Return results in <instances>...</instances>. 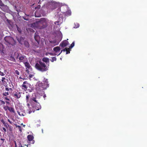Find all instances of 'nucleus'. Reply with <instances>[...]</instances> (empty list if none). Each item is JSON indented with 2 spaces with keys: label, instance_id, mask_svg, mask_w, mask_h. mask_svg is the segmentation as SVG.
Returning a JSON list of instances; mask_svg holds the SVG:
<instances>
[{
  "label": "nucleus",
  "instance_id": "obj_1",
  "mask_svg": "<svg viewBox=\"0 0 147 147\" xmlns=\"http://www.w3.org/2000/svg\"><path fill=\"white\" fill-rule=\"evenodd\" d=\"M49 65L46 64L43 62L39 61L36 63L35 67L38 70L44 72L48 70Z\"/></svg>",
  "mask_w": 147,
  "mask_h": 147
},
{
  "label": "nucleus",
  "instance_id": "obj_2",
  "mask_svg": "<svg viewBox=\"0 0 147 147\" xmlns=\"http://www.w3.org/2000/svg\"><path fill=\"white\" fill-rule=\"evenodd\" d=\"M4 40L6 42V44L7 45H11L13 46L16 44L15 41L11 37L6 36L4 38Z\"/></svg>",
  "mask_w": 147,
  "mask_h": 147
},
{
  "label": "nucleus",
  "instance_id": "obj_3",
  "mask_svg": "<svg viewBox=\"0 0 147 147\" xmlns=\"http://www.w3.org/2000/svg\"><path fill=\"white\" fill-rule=\"evenodd\" d=\"M3 108L6 111L9 110L10 112L11 113H15L14 108L12 107H9L7 105H5L4 106Z\"/></svg>",
  "mask_w": 147,
  "mask_h": 147
},
{
  "label": "nucleus",
  "instance_id": "obj_4",
  "mask_svg": "<svg viewBox=\"0 0 147 147\" xmlns=\"http://www.w3.org/2000/svg\"><path fill=\"white\" fill-rule=\"evenodd\" d=\"M42 83L40 82H37L36 85V90L38 91H42L43 90Z\"/></svg>",
  "mask_w": 147,
  "mask_h": 147
},
{
  "label": "nucleus",
  "instance_id": "obj_5",
  "mask_svg": "<svg viewBox=\"0 0 147 147\" xmlns=\"http://www.w3.org/2000/svg\"><path fill=\"white\" fill-rule=\"evenodd\" d=\"M34 104H35V105H34L33 107L36 110H38L41 109V106L38 102L36 103H35Z\"/></svg>",
  "mask_w": 147,
  "mask_h": 147
},
{
  "label": "nucleus",
  "instance_id": "obj_6",
  "mask_svg": "<svg viewBox=\"0 0 147 147\" xmlns=\"http://www.w3.org/2000/svg\"><path fill=\"white\" fill-rule=\"evenodd\" d=\"M57 5L56 3L51 4L49 5V8L53 10L57 7Z\"/></svg>",
  "mask_w": 147,
  "mask_h": 147
},
{
  "label": "nucleus",
  "instance_id": "obj_7",
  "mask_svg": "<svg viewBox=\"0 0 147 147\" xmlns=\"http://www.w3.org/2000/svg\"><path fill=\"white\" fill-rule=\"evenodd\" d=\"M50 42L49 46L52 47H54L56 45H58V43H56V41H50Z\"/></svg>",
  "mask_w": 147,
  "mask_h": 147
},
{
  "label": "nucleus",
  "instance_id": "obj_8",
  "mask_svg": "<svg viewBox=\"0 0 147 147\" xmlns=\"http://www.w3.org/2000/svg\"><path fill=\"white\" fill-rule=\"evenodd\" d=\"M68 44V42L66 40L64 41L60 45H61L62 47H64L66 46Z\"/></svg>",
  "mask_w": 147,
  "mask_h": 147
},
{
  "label": "nucleus",
  "instance_id": "obj_9",
  "mask_svg": "<svg viewBox=\"0 0 147 147\" xmlns=\"http://www.w3.org/2000/svg\"><path fill=\"white\" fill-rule=\"evenodd\" d=\"M26 73H25V75H27L26 76V77L28 78L29 77L30 78H30H32L33 76V75L32 74H29L28 73V69H26Z\"/></svg>",
  "mask_w": 147,
  "mask_h": 147
},
{
  "label": "nucleus",
  "instance_id": "obj_10",
  "mask_svg": "<svg viewBox=\"0 0 147 147\" xmlns=\"http://www.w3.org/2000/svg\"><path fill=\"white\" fill-rule=\"evenodd\" d=\"M14 97L16 99H18L21 97V94L19 93H15L13 94Z\"/></svg>",
  "mask_w": 147,
  "mask_h": 147
},
{
  "label": "nucleus",
  "instance_id": "obj_11",
  "mask_svg": "<svg viewBox=\"0 0 147 147\" xmlns=\"http://www.w3.org/2000/svg\"><path fill=\"white\" fill-rule=\"evenodd\" d=\"M69 51V48H66L65 49L63 50H62L61 51V53L58 55H59L63 51L64 52L66 51L67 52L66 53V54H67L69 53H70V52L69 51Z\"/></svg>",
  "mask_w": 147,
  "mask_h": 147
},
{
  "label": "nucleus",
  "instance_id": "obj_12",
  "mask_svg": "<svg viewBox=\"0 0 147 147\" xmlns=\"http://www.w3.org/2000/svg\"><path fill=\"white\" fill-rule=\"evenodd\" d=\"M60 49V47L58 46L54 47L53 49V51L56 53L58 52Z\"/></svg>",
  "mask_w": 147,
  "mask_h": 147
},
{
  "label": "nucleus",
  "instance_id": "obj_13",
  "mask_svg": "<svg viewBox=\"0 0 147 147\" xmlns=\"http://www.w3.org/2000/svg\"><path fill=\"white\" fill-rule=\"evenodd\" d=\"M27 138L29 141H31L33 140V137L32 136L30 135L28 136Z\"/></svg>",
  "mask_w": 147,
  "mask_h": 147
},
{
  "label": "nucleus",
  "instance_id": "obj_14",
  "mask_svg": "<svg viewBox=\"0 0 147 147\" xmlns=\"http://www.w3.org/2000/svg\"><path fill=\"white\" fill-rule=\"evenodd\" d=\"M24 63L26 67L27 68L29 69L31 67L30 65L27 62H24Z\"/></svg>",
  "mask_w": 147,
  "mask_h": 147
},
{
  "label": "nucleus",
  "instance_id": "obj_15",
  "mask_svg": "<svg viewBox=\"0 0 147 147\" xmlns=\"http://www.w3.org/2000/svg\"><path fill=\"white\" fill-rule=\"evenodd\" d=\"M35 97H33V98H31L32 99V102H33H33L35 103H36L38 102V100H36V98H35Z\"/></svg>",
  "mask_w": 147,
  "mask_h": 147
},
{
  "label": "nucleus",
  "instance_id": "obj_16",
  "mask_svg": "<svg viewBox=\"0 0 147 147\" xmlns=\"http://www.w3.org/2000/svg\"><path fill=\"white\" fill-rule=\"evenodd\" d=\"M0 6H1V7L3 6V7H5L6 9L7 8V6L6 5H4L1 1H0Z\"/></svg>",
  "mask_w": 147,
  "mask_h": 147
},
{
  "label": "nucleus",
  "instance_id": "obj_17",
  "mask_svg": "<svg viewBox=\"0 0 147 147\" xmlns=\"http://www.w3.org/2000/svg\"><path fill=\"white\" fill-rule=\"evenodd\" d=\"M5 90L6 91L9 92H11L12 91V89L11 88H9L6 86L5 88Z\"/></svg>",
  "mask_w": 147,
  "mask_h": 147
},
{
  "label": "nucleus",
  "instance_id": "obj_18",
  "mask_svg": "<svg viewBox=\"0 0 147 147\" xmlns=\"http://www.w3.org/2000/svg\"><path fill=\"white\" fill-rule=\"evenodd\" d=\"M18 113L19 115L20 116H24L25 115V113L22 112H19V111H18Z\"/></svg>",
  "mask_w": 147,
  "mask_h": 147
},
{
  "label": "nucleus",
  "instance_id": "obj_19",
  "mask_svg": "<svg viewBox=\"0 0 147 147\" xmlns=\"http://www.w3.org/2000/svg\"><path fill=\"white\" fill-rule=\"evenodd\" d=\"M10 93V92H5L3 93V95L5 96H7L8 95H9V94Z\"/></svg>",
  "mask_w": 147,
  "mask_h": 147
},
{
  "label": "nucleus",
  "instance_id": "obj_20",
  "mask_svg": "<svg viewBox=\"0 0 147 147\" xmlns=\"http://www.w3.org/2000/svg\"><path fill=\"white\" fill-rule=\"evenodd\" d=\"M22 86L23 88L22 89H24V90H26L28 88L27 86L26 85L24 84H23Z\"/></svg>",
  "mask_w": 147,
  "mask_h": 147
},
{
  "label": "nucleus",
  "instance_id": "obj_21",
  "mask_svg": "<svg viewBox=\"0 0 147 147\" xmlns=\"http://www.w3.org/2000/svg\"><path fill=\"white\" fill-rule=\"evenodd\" d=\"M42 61L43 62H47L49 61V59L47 58H44L42 59Z\"/></svg>",
  "mask_w": 147,
  "mask_h": 147
},
{
  "label": "nucleus",
  "instance_id": "obj_22",
  "mask_svg": "<svg viewBox=\"0 0 147 147\" xmlns=\"http://www.w3.org/2000/svg\"><path fill=\"white\" fill-rule=\"evenodd\" d=\"M17 58L21 61H22L24 59V57L23 56L18 57Z\"/></svg>",
  "mask_w": 147,
  "mask_h": 147
},
{
  "label": "nucleus",
  "instance_id": "obj_23",
  "mask_svg": "<svg viewBox=\"0 0 147 147\" xmlns=\"http://www.w3.org/2000/svg\"><path fill=\"white\" fill-rule=\"evenodd\" d=\"M6 79L4 77L2 78V79L1 80V81L3 83V84H5L6 83V82L5 81Z\"/></svg>",
  "mask_w": 147,
  "mask_h": 147
},
{
  "label": "nucleus",
  "instance_id": "obj_24",
  "mask_svg": "<svg viewBox=\"0 0 147 147\" xmlns=\"http://www.w3.org/2000/svg\"><path fill=\"white\" fill-rule=\"evenodd\" d=\"M62 22L60 21H56L54 22V24L56 25H59Z\"/></svg>",
  "mask_w": 147,
  "mask_h": 147
},
{
  "label": "nucleus",
  "instance_id": "obj_25",
  "mask_svg": "<svg viewBox=\"0 0 147 147\" xmlns=\"http://www.w3.org/2000/svg\"><path fill=\"white\" fill-rule=\"evenodd\" d=\"M42 21L43 22H45V19L44 18H42L41 20L40 21H39L38 22H36V23L37 24H39L40 23H42Z\"/></svg>",
  "mask_w": 147,
  "mask_h": 147
},
{
  "label": "nucleus",
  "instance_id": "obj_26",
  "mask_svg": "<svg viewBox=\"0 0 147 147\" xmlns=\"http://www.w3.org/2000/svg\"><path fill=\"white\" fill-rule=\"evenodd\" d=\"M57 59L55 57H53L52 58V59L51 60V61L52 62H53L54 61L56 60Z\"/></svg>",
  "mask_w": 147,
  "mask_h": 147
},
{
  "label": "nucleus",
  "instance_id": "obj_27",
  "mask_svg": "<svg viewBox=\"0 0 147 147\" xmlns=\"http://www.w3.org/2000/svg\"><path fill=\"white\" fill-rule=\"evenodd\" d=\"M74 24L75 25V26L74 27V28H78L79 26V24L78 23H75Z\"/></svg>",
  "mask_w": 147,
  "mask_h": 147
},
{
  "label": "nucleus",
  "instance_id": "obj_28",
  "mask_svg": "<svg viewBox=\"0 0 147 147\" xmlns=\"http://www.w3.org/2000/svg\"><path fill=\"white\" fill-rule=\"evenodd\" d=\"M3 6L1 7V8L4 11H6L8 9V7H7V8L6 9L5 7H3Z\"/></svg>",
  "mask_w": 147,
  "mask_h": 147
},
{
  "label": "nucleus",
  "instance_id": "obj_29",
  "mask_svg": "<svg viewBox=\"0 0 147 147\" xmlns=\"http://www.w3.org/2000/svg\"><path fill=\"white\" fill-rule=\"evenodd\" d=\"M74 45V42H73L72 43L71 45L70 46V47L69 48V49L71 48H72V47H73Z\"/></svg>",
  "mask_w": 147,
  "mask_h": 147
},
{
  "label": "nucleus",
  "instance_id": "obj_30",
  "mask_svg": "<svg viewBox=\"0 0 147 147\" xmlns=\"http://www.w3.org/2000/svg\"><path fill=\"white\" fill-rule=\"evenodd\" d=\"M24 45H25L26 46V47H28L29 46V43L27 42H25L24 43Z\"/></svg>",
  "mask_w": 147,
  "mask_h": 147
},
{
  "label": "nucleus",
  "instance_id": "obj_31",
  "mask_svg": "<svg viewBox=\"0 0 147 147\" xmlns=\"http://www.w3.org/2000/svg\"><path fill=\"white\" fill-rule=\"evenodd\" d=\"M39 38H40V37L38 36L35 35L34 36V38H35V39L36 40H37V39Z\"/></svg>",
  "mask_w": 147,
  "mask_h": 147
},
{
  "label": "nucleus",
  "instance_id": "obj_32",
  "mask_svg": "<svg viewBox=\"0 0 147 147\" xmlns=\"http://www.w3.org/2000/svg\"><path fill=\"white\" fill-rule=\"evenodd\" d=\"M24 77H25L24 78H22L21 77H19L20 79H23L24 80L26 79V76H25V73L24 74Z\"/></svg>",
  "mask_w": 147,
  "mask_h": 147
},
{
  "label": "nucleus",
  "instance_id": "obj_33",
  "mask_svg": "<svg viewBox=\"0 0 147 147\" xmlns=\"http://www.w3.org/2000/svg\"><path fill=\"white\" fill-rule=\"evenodd\" d=\"M15 73L16 74H17L18 75H20V72L17 70H16L15 71Z\"/></svg>",
  "mask_w": 147,
  "mask_h": 147
},
{
  "label": "nucleus",
  "instance_id": "obj_34",
  "mask_svg": "<svg viewBox=\"0 0 147 147\" xmlns=\"http://www.w3.org/2000/svg\"><path fill=\"white\" fill-rule=\"evenodd\" d=\"M49 54L51 55H56V53H49Z\"/></svg>",
  "mask_w": 147,
  "mask_h": 147
},
{
  "label": "nucleus",
  "instance_id": "obj_35",
  "mask_svg": "<svg viewBox=\"0 0 147 147\" xmlns=\"http://www.w3.org/2000/svg\"><path fill=\"white\" fill-rule=\"evenodd\" d=\"M5 74L3 72H1V71H0V75L1 76H4Z\"/></svg>",
  "mask_w": 147,
  "mask_h": 147
},
{
  "label": "nucleus",
  "instance_id": "obj_36",
  "mask_svg": "<svg viewBox=\"0 0 147 147\" xmlns=\"http://www.w3.org/2000/svg\"><path fill=\"white\" fill-rule=\"evenodd\" d=\"M17 30L20 33L21 32V30L20 28L18 27H17Z\"/></svg>",
  "mask_w": 147,
  "mask_h": 147
},
{
  "label": "nucleus",
  "instance_id": "obj_37",
  "mask_svg": "<svg viewBox=\"0 0 147 147\" xmlns=\"http://www.w3.org/2000/svg\"><path fill=\"white\" fill-rule=\"evenodd\" d=\"M26 99L27 101L28 100L30 96L28 95H27L26 96Z\"/></svg>",
  "mask_w": 147,
  "mask_h": 147
},
{
  "label": "nucleus",
  "instance_id": "obj_38",
  "mask_svg": "<svg viewBox=\"0 0 147 147\" xmlns=\"http://www.w3.org/2000/svg\"><path fill=\"white\" fill-rule=\"evenodd\" d=\"M2 129H3V130L4 131V132H6V129H5V127H3L2 128Z\"/></svg>",
  "mask_w": 147,
  "mask_h": 147
},
{
  "label": "nucleus",
  "instance_id": "obj_39",
  "mask_svg": "<svg viewBox=\"0 0 147 147\" xmlns=\"http://www.w3.org/2000/svg\"><path fill=\"white\" fill-rule=\"evenodd\" d=\"M23 18L26 20H28V19L26 17H23Z\"/></svg>",
  "mask_w": 147,
  "mask_h": 147
},
{
  "label": "nucleus",
  "instance_id": "obj_40",
  "mask_svg": "<svg viewBox=\"0 0 147 147\" xmlns=\"http://www.w3.org/2000/svg\"><path fill=\"white\" fill-rule=\"evenodd\" d=\"M18 127L19 128V130L20 131H22V130H21V127L20 126H18Z\"/></svg>",
  "mask_w": 147,
  "mask_h": 147
},
{
  "label": "nucleus",
  "instance_id": "obj_41",
  "mask_svg": "<svg viewBox=\"0 0 147 147\" xmlns=\"http://www.w3.org/2000/svg\"><path fill=\"white\" fill-rule=\"evenodd\" d=\"M5 102L8 105L10 104V103L8 101H6Z\"/></svg>",
  "mask_w": 147,
  "mask_h": 147
},
{
  "label": "nucleus",
  "instance_id": "obj_42",
  "mask_svg": "<svg viewBox=\"0 0 147 147\" xmlns=\"http://www.w3.org/2000/svg\"><path fill=\"white\" fill-rule=\"evenodd\" d=\"M6 100H9V99L7 97H5L4 98Z\"/></svg>",
  "mask_w": 147,
  "mask_h": 147
},
{
  "label": "nucleus",
  "instance_id": "obj_43",
  "mask_svg": "<svg viewBox=\"0 0 147 147\" xmlns=\"http://www.w3.org/2000/svg\"><path fill=\"white\" fill-rule=\"evenodd\" d=\"M26 84H28V83L26 81H25L23 83V84H24L25 85Z\"/></svg>",
  "mask_w": 147,
  "mask_h": 147
},
{
  "label": "nucleus",
  "instance_id": "obj_44",
  "mask_svg": "<svg viewBox=\"0 0 147 147\" xmlns=\"http://www.w3.org/2000/svg\"><path fill=\"white\" fill-rule=\"evenodd\" d=\"M17 39L18 40V41H19V43H21V41L19 39H18V38H17Z\"/></svg>",
  "mask_w": 147,
  "mask_h": 147
},
{
  "label": "nucleus",
  "instance_id": "obj_45",
  "mask_svg": "<svg viewBox=\"0 0 147 147\" xmlns=\"http://www.w3.org/2000/svg\"><path fill=\"white\" fill-rule=\"evenodd\" d=\"M8 121H9V122L10 123H11H11L12 122H11V121H10V120H9V119H8Z\"/></svg>",
  "mask_w": 147,
  "mask_h": 147
},
{
  "label": "nucleus",
  "instance_id": "obj_46",
  "mask_svg": "<svg viewBox=\"0 0 147 147\" xmlns=\"http://www.w3.org/2000/svg\"><path fill=\"white\" fill-rule=\"evenodd\" d=\"M14 143H15V147H17V145L16 144V141H14Z\"/></svg>",
  "mask_w": 147,
  "mask_h": 147
},
{
  "label": "nucleus",
  "instance_id": "obj_47",
  "mask_svg": "<svg viewBox=\"0 0 147 147\" xmlns=\"http://www.w3.org/2000/svg\"><path fill=\"white\" fill-rule=\"evenodd\" d=\"M19 146H20L21 147H22V145L20 144H19Z\"/></svg>",
  "mask_w": 147,
  "mask_h": 147
},
{
  "label": "nucleus",
  "instance_id": "obj_48",
  "mask_svg": "<svg viewBox=\"0 0 147 147\" xmlns=\"http://www.w3.org/2000/svg\"><path fill=\"white\" fill-rule=\"evenodd\" d=\"M43 97L45 98V97H46V95H45L44 96H43Z\"/></svg>",
  "mask_w": 147,
  "mask_h": 147
},
{
  "label": "nucleus",
  "instance_id": "obj_49",
  "mask_svg": "<svg viewBox=\"0 0 147 147\" xmlns=\"http://www.w3.org/2000/svg\"><path fill=\"white\" fill-rule=\"evenodd\" d=\"M69 15H70L71 14V12H69Z\"/></svg>",
  "mask_w": 147,
  "mask_h": 147
},
{
  "label": "nucleus",
  "instance_id": "obj_50",
  "mask_svg": "<svg viewBox=\"0 0 147 147\" xmlns=\"http://www.w3.org/2000/svg\"><path fill=\"white\" fill-rule=\"evenodd\" d=\"M3 103L4 104H5V102L4 101H3Z\"/></svg>",
  "mask_w": 147,
  "mask_h": 147
},
{
  "label": "nucleus",
  "instance_id": "obj_51",
  "mask_svg": "<svg viewBox=\"0 0 147 147\" xmlns=\"http://www.w3.org/2000/svg\"><path fill=\"white\" fill-rule=\"evenodd\" d=\"M1 140H4V139H2V138H1Z\"/></svg>",
  "mask_w": 147,
  "mask_h": 147
},
{
  "label": "nucleus",
  "instance_id": "obj_52",
  "mask_svg": "<svg viewBox=\"0 0 147 147\" xmlns=\"http://www.w3.org/2000/svg\"><path fill=\"white\" fill-rule=\"evenodd\" d=\"M29 114H30V113H31V112L30 111V112H29Z\"/></svg>",
  "mask_w": 147,
  "mask_h": 147
},
{
  "label": "nucleus",
  "instance_id": "obj_53",
  "mask_svg": "<svg viewBox=\"0 0 147 147\" xmlns=\"http://www.w3.org/2000/svg\"><path fill=\"white\" fill-rule=\"evenodd\" d=\"M61 19V18H59V19Z\"/></svg>",
  "mask_w": 147,
  "mask_h": 147
}]
</instances>
